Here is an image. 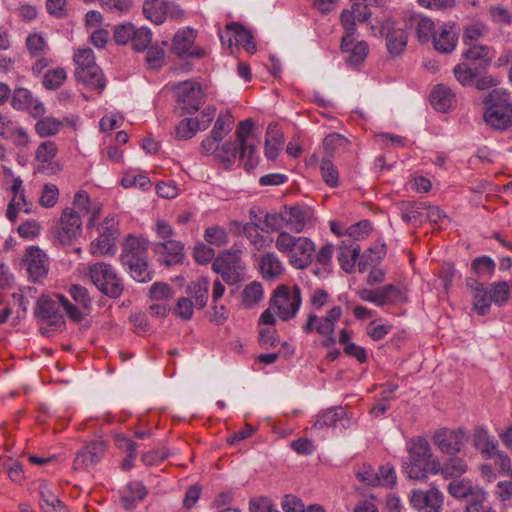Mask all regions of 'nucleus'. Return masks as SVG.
<instances>
[{
	"label": "nucleus",
	"mask_w": 512,
	"mask_h": 512,
	"mask_svg": "<svg viewBox=\"0 0 512 512\" xmlns=\"http://www.w3.org/2000/svg\"><path fill=\"white\" fill-rule=\"evenodd\" d=\"M253 128L254 121L251 118L241 121L235 131L236 140L234 142L227 141L219 145L215 159L225 169H230L238 156L241 160L245 159L243 167L246 171L250 172L257 166L258 157L255 156L256 145L249 141L253 134Z\"/></svg>",
	"instance_id": "f257e3e1"
},
{
	"label": "nucleus",
	"mask_w": 512,
	"mask_h": 512,
	"mask_svg": "<svg viewBox=\"0 0 512 512\" xmlns=\"http://www.w3.org/2000/svg\"><path fill=\"white\" fill-rule=\"evenodd\" d=\"M408 458L403 463L405 473L410 479H425L428 473L438 474L440 461L433 458L430 445L423 437L411 439L407 446Z\"/></svg>",
	"instance_id": "f03ea898"
},
{
	"label": "nucleus",
	"mask_w": 512,
	"mask_h": 512,
	"mask_svg": "<svg viewBox=\"0 0 512 512\" xmlns=\"http://www.w3.org/2000/svg\"><path fill=\"white\" fill-rule=\"evenodd\" d=\"M483 120L492 129L504 131L512 127V103L508 94L494 89L483 99Z\"/></svg>",
	"instance_id": "7ed1b4c3"
},
{
	"label": "nucleus",
	"mask_w": 512,
	"mask_h": 512,
	"mask_svg": "<svg viewBox=\"0 0 512 512\" xmlns=\"http://www.w3.org/2000/svg\"><path fill=\"white\" fill-rule=\"evenodd\" d=\"M88 276L97 289L110 298H119L124 291L123 280L111 264L97 262L90 265Z\"/></svg>",
	"instance_id": "20e7f679"
},
{
	"label": "nucleus",
	"mask_w": 512,
	"mask_h": 512,
	"mask_svg": "<svg viewBox=\"0 0 512 512\" xmlns=\"http://www.w3.org/2000/svg\"><path fill=\"white\" fill-rule=\"evenodd\" d=\"M301 303L302 294L298 285L281 284L274 290L270 299L271 308L283 321L293 319L297 315Z\"/></svg>",
	"instance_id": "39448f33"
},
{
	"label": "nucleus",
	"mask_w": 512,
	"mask_h": 512,
	"mask_svg": "<svg viewBox=\"0 0 512 512\" xmlns=\"http://www.w3.org/2000/svg\"><path fill=\"white\" fill-rule=\"evenodd\" d=\"M179 107L184 114H194L205 102V94L201 85L193 80H186L174 86Z\"/></svg>",
	"instance_id": "423d86ee"
},
{
	"label": "nucleus",
	"mask_w": 512,
	"mask_h": 512,
	"mask_svg": "<svg viewBox=\"0 0 512 512\" xmlns=\"http://www.w3.org/2000/svg\"><path fill=\"white\" fill-rule=\"evenodd\" d=\"M196 31L192 28L179 29L172 40L171 51L178 57L201 59L207 56V51L201 46H194Z\"/></svg>",
	"instance_id": "0eeeda50"
},
{
	"label": "nucleus",
	"mask_w": 512,
	"mask_h": 512,
	"mask_svg": "<svg viewBox=\"0 0 512 512\" xmlns=\"http://www.w3.org/2000/svg\"><path fill=\"white\" fill-rule=\"evenodd\" d=\"M99 237L92 242L91 251L93 254H114L115 242L120 235L118 221L114 215L105 218L99 228Z\"/></svg>",
	"instance_id": "6e6552de"
},
{
	"label": "nucleus",
	"mask_w": 512,
	"mask_h": 512,
	"mask_svg": "<svg viewBox=\"0 0 512 512\" xmlns=\"http://www.w3.org/2000/svg\"><path fill=\"white\" fill-rule=\"evenodd\" d=\"M212 269L221 275L224 282L229 285L236 284L242 280L243 267L236 253L226 251L216 257L212 263Z\"/></svg>",
	"instance_id": "1a4fd4ad"
},
{
	"label": "nucleus",
	"mask_w": 512,
	"mask_h": 512,
	"mask_svg": "<svg viewBox=\"0 0 512 512\" xmlns=\"http://www.w3.org/2000/svg\"><path fill=\"white\" fill-rule=\"evenodd\" d=\"M82 232V221L79 212L74 208H65L61 214L56 237L62 245H69Z\"/></svg>",
	"instance_id": "9d476101"
},
{
	"label": "nucleus",
	"mask_w": 512,
	"mask_h": 512,
	"mask_svg": "<svg viewBox=\"0 0 512 512\" xmlns=\"http://www.w3.org/2000/svg\"><path fill=\"white\" fill-rule=\"evenodd\" d=\"M341 316L342 309L340 306L332 307L324 317L309 314L306 323L302 327L303 332L309 334L316 331L321 336H330L335 330V323L340 320Z\"/></svg>",
	"instance_id": "9b49d317"
},
{
	"label": "nucleus",
	"mask_w": 512,
	"mask_h": 512,
	"mask_svg": "<svg viewBox=\"0 0 512 512\" xmlns=\"http://www.w3.org/2000/svg\"><path fill=\"white\" fill-rule=\"evenodd\" d=\"M467 433L464 429L451 430L442 428L435 432L433 441L437 448L445 454L455 455L464 447Z\"/></svg>",
	"instance_id": "f8f14e48"
},
{
	"label": "nucleus",
	"mask_w": 512,
	"mask_h": 512,
	"mask_svg": "<svg viewBox=\"0 0 512 512\" xmlns=\"http://www.w3.org/2000/svg\"><path fill=\"white\" fill-rule=\"evenodd\" d=\"M107 449L102 440H96L84 446L76 455L73 463L74 470H88L100 462Z\"/></svg>",
	"instance_id": "ddd939ff"
},
{
	"label": "nucleus",
	"mask_w": 512,
	"mask_h": 512,
	"mask_svg": "<svg viewBox=\"0 0 512 512\" xmlns=\"http://www.w3.org/2000/svg\"><path fill=\"white\" fill-rule=\"evenodd\" d=\"M58 153L55 142L47 140L37 147L35 151V159L37 161L36 171L38 173L53 175L61 171V166L52 160Z\"/></svg>",
	"instance_id": "4468645a"
},
{
	"label": "nucleus",
	"mask_w": 512,
	"mask_h": 512,
	"mask_svg": "<svg viewBox=\"0 0 512 512\" xmlns=\"http://www.w3.org/2000/svg\"><path fill=\"white\" fill-rule=\"evenodd\" d=\"M410 504L420 512H441L443 494L436 488L427 491L413 490L410 496Z\"/></svg>",
	"instance_id": "2eb2a0df"
},
{
	"label": "nucleus",
	"mask_w": 512,
	"mask_h": 512,
	"mask_svg": "<svg viewBox=\"0 0 512 512\" xmlns=\"http://www.w3.org/2000/svg\"><path fill=\"white\" fill-rule=\"evenodd\" d=\"M34 315L37 319L45 320L49 326L55 328H61L65 324L59 304L46 296L38 299Z\"/></svg>",
	"instance_id": "dca6fc26"
},
{
	"label": "nucleus",
	"mask_w": 512,
	"mask_h": 512,
	"mask_svg": "<svg viewBox=\"0 0 512 512\" xmlns=\"http://www.w3.org/2000/svg\"><path fill=\"white\" fill-rule=\"evenodd\" d=\"M381 34L386 38V47L391 55L397 56L406 48L407 33L404 28L396 26L394 22H385L381 27Z\"/></svg>",
	"instance_id": "f3484780"
},
{
	"label": "nucleus",
	"mask_w": 512,
	"mask_h": 512,
	"mask_svg": "<svg viewBox=\"0 0 512 512\" xmlns=\"http://www.w3.org/2000/svg\"><path fill=\"white\" fill-rule=\"evenodd\" d=\"M222 44L228 43L232 47L233 42L242 45L248 53L256 52V44L250 31L239 23H230L226 26V35H220Z\"/></svg>",
	"instance_id": "a211bd4d"
},
{
	"label": "nucleus",
	"mask_w": 512,
	"mask_h": 512,
	"mask_svg": "<svg viewBox=\"0 0 512 512\" xmlns=\"http://www.w3.org/2000/svg\"><path fill=\"white\" fill-rule=\"evenodd\" d=\"M29 277L37 282L48 273V259L46 254L35 246H30L25 253L24 259Z\"/></svg>",
	"instance_id": "6ab92c4d"
},
{
	"label": "nucleus",
	"mask_w": 512,
	"mask_h": 512,
	"mask_svg": "<svg viewBox=\"0 0 512 512\" xmlns=\"http://www.w3.org/2000/svg\"><path fill=\"white\" fill-rule=\"evenodd\" d=\"M283 209L284 227L294 233H300L304 230L311 215L307 207L301 205H285Z\"/></svg>",
	"instance_id": "aec40b11"
},
{
	"label": "nucleus",
	"mask_w": 512,
	"mask_h": 512,
	"mask_svg": "<svg viewBox=\"0 0 512 512\" xmlns=\"http://www.w3.org/2000/svg\"><path fill=\"white\" fill-rule=\"evenodd\" d=\"M316 247L314 242L307 237H298V244L294 247V253L290 256V265L303 270L310 266L314 260Z\"/></svg>",
	"instance_id": "412c9836"
},
{
	"label": "nucleus",
	"mask_w": 512,
	"mask_h": 512,
	"mask_svg": "<svg viewBox=\"0 0 512 512\" xmlns=\"http://www.w3.org/2000/svg\"><path fill=\"white\" fill-rule=\"evenodd\" d=\"M11 104L14 109L28 111L34 118L40 117L45 113L44 105L34 98L32 93L26 88L14 90Z\"/></svg>",
	"instance_id": "4be33fe9"
},
{
	"label": "nucleus",
	"mask_w": 512,
	"mask_h": 512,
	"mask_svg": "<svg viewBox=\"0 0 512 512\" xmlns=\"http://www.w3.org/2000/svg\"><path fill=\"white\" fill-rule=\"evenodd\" d=\"M404 26L415 29L416 37L421 43H428L435 33L432 19L421 14H410L404 18Z\"/></svg>",
	"instance_id": "5701e85b"
},
{
	"label": "nucleus",
	"mask_w": 512,
	"mask_h": 512,
	"mask_svg": "<svg viewBox=\"0 0 512 512\" xmlns=\"http://www.w3.org/2000/svg\"><path fill=\"white\" fill-rule=\"evenodd\" d=\"M183 250V243L174 239L160 241L153 246V251L164 257V263L167 266L181 263L184 258Z\"/></svg>",
	"instance_id": "b1692460"
},
{
	"label": "nucleus",
	"mask_w": 512,
	"mask_h": 512,
	"mask_svg": "<svg viewBox=\"0 0 512 512\" xmlns=\"http://www.w3.org/2000/svg\"><path fill=\"white\" fill-rule=\"evenodd\" d=\"M359 297L368 302H372L377 306H384L392 303L399 296V290L392 284H387L377 289H363L358 292Z\"/></svg>",
	"instance_id": "393cba45"
},
{
	"label": "nucleus",
	"mask_w": 512,
	"mask_h": 512,
	"mask_svg": "<svg viewBox=\"0 0 512 512\" xmlns=\"http://www.w3.org/2000/svg\"><path fill=\"white\" fill-rule=\"evenodd\" d=\"M341 50L343 53L347 54L346 62L353 67H357L366 59L369 47L365 41L354 43V38L343 36L341 40Z\"/></svg>",
	"instance_id": "a878e982"
},
{
	"label": "nucleus",
	"mask_w": 512,
	"mask_h": 512,
	"mask_svg": "<svg viewBox=\"0 0 512 512\" xmlns=\"http://www.w3.org/2000/svg\"><path fill=\"white\" fill-rule=\"evenodd\" d=\"M75 78L77 81L83 83L89 89L97 91L99 94L103 92L106 86L105 78L98 65H92L88 69L76 68Z\"/></svg>",
	"instance_id": "bb28decb"
},
{
	"label": "nucleus",
	"mask_w": 512,
	"mask_h": 512,
	"mask_svg": "<svg viewBox=\"0 0 512 512\" xmlns=\"http://www.w3.org/2000/svg\"><path fill=\"white\" fill-rule=\"evenodd\" d=\"M473 445L486 460L493 458L495 453L499 450L498 442L489 435L486 428L481 426L474 429Z\"/></svg>",
	"instance_id": "cd10ccee"
},
{
	"label": "nucleus",
	"mask_w": 512,
	"mask_h": 512,
	"mask_svg": "<svg viewBox=\"0 0 512 512\" xmlns=\"http://www.w3.org/2000/svg\"><path fill=\"white\" fill-rule=\"evenodd\" d=\"M141 258H147V241L141 237L128 235L123 244L121 262L131 263Z\"/></svg>",
	"instance_id": "c85d7f7f"
},
{
	"label": "nucleus",
	"mask_w": 512,
	"mask_h": 512,
	"mask_svg": "<svg viewBox=\"0 0 512 512\" xmlns=\"http://www.w3.org/2000/svg\"><path fill=\"white\" fill-rule=\"evenodd\" d=\"M434 48L440 53H451L455 50L458 42V34L454 26L444 24L438 31H435L433 37Z\"/></svg>",
	"instance_id": "c756f323"
},
{
	"label": "nucleus",
	"mask_w": 512,
	"mask_h": 512,
	"mask_svg": "<svg viewBox=\"0 0 512 512\" xmlns=\"http://www.w3.org/2000/svg\"><path fill=\"white\" fill-rule=\"evenodd\" d=\"M284 144V135L277 123H270L266 131L265 139V157L273 161L275 160Z\"/></svg>",
	"instance_id": "7c9ffc66"
},
{
	"label": "nucleus",
	"mask_w": 512,
	"mask_h": 512,
	"mask_svg": "<svg viewBox=\"0 0 512 512\" xmlns=\"http://www.w3.org/2000/svg\"><path fill=\"white\" fill-rule=\"evenodd\" d=\"M431 105L439 112H447L455 102L452 90L443 85H437L430 96Z\"/></svg>",
	"instance_id": "2f4dec72"
},
{
	"label": "nucleus",
	"mask_w": 512,
	"mask_h": 512,
	"mask_svg": "<svg viewBox=\"0 0 512 512\" xmlns=\"http://www.w3.org/2000/svg\"><path fill=\"white\" fill-rule=\"evenodd\" d=\"M147 494L146 487L137 481L130 482L120 498L121 505L126 510L133 509Z\"/></svg>",
	"instance_id": "473e14b6"
},
{
	"label": "nucleus",
	"mask_w": 512,
	"mask_h": 512,
	"mask_svg": "<svg viewBox=\"0 0 512 512\" xmlns=\"http://www.w3.org/2000/svg\"><path fill=\"white\" fill-rule=\"evenodd\" d=\"M209 281L207 278H199L198 280L189 284L186 288L188 297L194 299L195 307L202 309L206 306L208 301Z\"/></svg>",
	"instance_id": "72a5a7b5"
},
{
	"label": "nucleus",
	"mask_w": 512,
	"mask_h": 512,
	"mask_svg": "<svg viewBox=\"0 0 512 512\" xmlns=\"http://www.w3.org/2000/svg\"><path fill=\"white\" fill-rule=\"evenodd\" d=\"M167 0H144L143 14L156 25L162 24L167 17Z\"/></svg>",
	"instance_id": "f704fd0d"
},
{
	"label": "nucleus",
	"mask_w": 512,
	"mask_h": 512,
	"mask_svg": "<svg viewBox=\"0 0 512 512\" xmlns=\"http://www.w3.org/2000/svg\"><path fill=\"white\" fill-rule=\"evenodd\" d=\"M360 251V246L355 241H350L349 244L343 242L339 247L338 261L344 271L348 273L353 271Z\"/></svg>",
	"instance_id": "c9c22d12"
},
{
	"label": "nucleus",
	"mask_w": 512,
	"mask_h": 512,
	"mask_svg": "<svg viewBox=\"0 0 512 512\" xmlns=\"http://www.w3.org/2000/svg\"><path fill=\"white\" fill-rule=\"evenodd\" d=\"M467 49L463 52V57L469 61H479L476 67L485 70L491 63L490 48L486 45L472 44L466 45Z\"/></svg>",
	"instance_id": "e433bc0d"
},
{
	"label": "nucleus",
	"mask_w": 512,
	"mask_h": 512,
	"mask_svg": "<svg viewBox=\"0 0 512 512\" xmlns=\"http://www.w3.org/2000/svg\"><path fill=\"white\" fill-rule=\"evenodd\" d=\"M260 270L265 279L273 280L283 271V266L275 253L264 254L260 262Z\"/></svg>",
	"instance_id": "4c0bfd02"
},
{
	"label": "nucleus",
	"mask_w": 512,
	"mask_h": 512,
	"mask_svg": "<svg viewBox=\"0 0 512 512\" xmlns=\"http://www.w3.org/2000/svg\"><path fill=\"white\" fill-rule=\"evenodd\" d=\"M482 71L479 67H472L468 62L459 63L453 69L456 80L462 86H471Z\"/></svg>",
	"instance_id": "58836bf2"
},
{
	"label": "nucleus",
	"mask_w": 512,
	"mask_h": 512,
	"mask_svg": "<svg viewBox=\"0 0 512 512\" xmlns=\"http://www.w3.org/2000/svg\"><path fill=\"white\" fill-rule=\"evenodd\" d=\"M468 465L466 461L460 457H451L444 464L440 465V471L444 478L460 477L467 471Z\"/></svg>",
	"instance_id": "ea45409f"
},
{
	"label": "nucleus",
	"mask_w": 512,
	"mask_h": 512,
	"mask_svg": "<svg viewBox=\"0 0 512 512\" xmlns=\"http://www.w3.org/2000/svg\"><path fill=\"white\" fill-rule=\"evenodd\" d=\"M260 226L256 222H250L248 230L245 234L250 244L258 251L264 250L271 246L273 239L269 236H264L259 232Z\"/></svg>",
	"instance_id": "a19ab883"
},
{
	"label": "nucleus",
	"mask_w": 512,
	"mask_h": 512,
	"mask_svg": "<svg viewBox=\"0 0 512 512\" xmlns=\"http://www.w3.org/2000/svg\"><path fill=\"white\" fill-rule=\"evenodd\" d=\"M62 128L63 123L54 117H42L35 124V131L42 138L54 136Z\"/></svg>",
	"instance_id": "79ce46f5"
},
{
	"label": "nucleus",
	"mask_w": 512,
	"mask_h": 512,
	"mask_svg": "<svg viewBox=\"0 0 512 512\" xmlns=\"http://www.w3.org/2000/svg\"><path fill=\"white\" fill-rule=\"evenodd\" d=\"M127 266L132 278L138 282H148L152 279V272L149 270L147 258H141L139 261L131 263H122Z\"/></svg>",
	"instance_id": "37998d69"
},
{
	"label": "nucleus",
	"mask_w": 512,
	"mask_h": 512,
	"mask_svg": "<svg viewBox=\"0 0 512 512\" xmlns=\"http://www.w3.org/2000/svg\"><path fill=\"white\" fill-rule=\"evenodd\" d=\"M67 79V73L64 68L57 67L44 73L42 85L47 90H56L60 88Z\"/></svg>",
	"instance_id": "c03bdc74"
},
{
	"label": "nucleus",
	"mask_w": 512,
	"mask_h": 512,
	"mask_svg": "<svg viewBox=\"0 0 512 512\" xmlns=\"http://www.w3.org/2000/svg\"><path fill=\"white\" fill-rule=\"evenodd\" d=\"M233 122V116L229 112L220 113L210 134L222 141L232 130Z\"/></svg>",
	"instance_id": "a18cd8bd"
},
{
	"label": "nucleus",
	"mask_w": 512,
	"mask_h": 512,
	"mask_svg": "<svg viewBox=\"0 0 512 512\" xmlns=\"http://www.w3.org/2000/svg\"><path fill=\"white\" fill-rule=\"evenodd\" d=\"M298 244V237L293 236L287 231H281L275 240L276 249L287 256L290 261V256L294 253V247Z\"/></svg>",
	"instance_id": "49530a36"
},
{
	"label": "nucleus",
	"mask_w": 512,
	"mask_h": 512,
	"mask_svg": "<svg viewBox=\"0 0 512 512\" xmlns=\"http://www.w3.org/2000/svg\"><path fill=\"white\" fill-rule=\"evenodd\" d=\"M23 210L29 214L31 212V204H29L24 195V191H21L19 195H14L10 203L8 204L6 217L14 222L17 218L18 211Z\"/></svg>",
	"instance_id": "de8ad7c7"
},
{
	"label": "nucleus",
	"mask_w": 512,
	"mask_h": 512,
	"mask_svg": "<svg viewBox=\"0 0 512 512\" xmlns=\"http://www.w3.org/2000/svg\"><path fill=\"white\" fill-rule=\"evenodd\" d=\"M490 300L497 306H503L510 297V286L505 281L495 282L491 285Z\"/></svg>",
	"instance_id": "09e8293b"
},
{
	"label": "nucleus",
	"mask_w": 512,
	"mask_h": 512,
	"mask_svg": "<svg viewBox=\"0 0 512 512\" xmlns=\"http://www.w3.org/2000/svg\"><path fill=\"white\" fill-rule=\"evenodd\" d=\"M488 27L482 22H473L465 27L463 43L465 45L478 44L477 41L486 35Z\"/></svg>",
	"instance_id": "8fccbe9b"
},
{
	"label": "nucleus",
	"mask_w": 512,
	"mask_h": 512,
	"mask_svg": "<svg viewBox=\"0 0 512 512\" xmlns=\"http://www.w3.org/2000/svg\"><path fill=\"white\" fill-rule=\"evenodd\" d=\"M320 172L324 182L331 188L339 186V171L329 159H323L320 163Z\"/></svg>",
	"instance_id": "3c124183"
},
{
	"label": "nucleus",
	"mask_w": 512,
	"mask_h": 512,
	"mask_svg": "<svg viewBox=\"0 0 512 512\" xmlns=\"http://www.w3.org/2000/svg\"><path fill=\"white\" fill-rule=\"evenodd\" d=\"M152 40L151 30L147 27L134 28V33L131 38V45L135 51H145Z\"/></svg>",
	"instance_id": "603ef678"
},
{
	"label": "nucleus",
	"mask_w": 512,
	"mask_h": 512,
	"mask_svg": "<svg viewBox=\"0 0 512 512\" xmlns=\"http://www.w3.org/2000/svg\"><path fill=\"white\" fill-rule=\"evenodd\" d=\"M345 415V410L342 407H337L325 411L317 421L314 423L313 428L321 429L323 427L334 426L337 421L341 420Z\"/></svg>",
	"instance_id": "864d4df0"
},
{
	"label": "nucleus",
	"mask_w": 512,
	"mask_h": 512,
	"mask_svg": "<svg viewBox=\"0 0 512 512\" xmlns=\"http://www.w3.org/2000/svg\"><path fill=\"white\" fill-rule=\"evenodd\" d=\"M357 479L368 486H376L380 484L379 473L369 464H362L355 470Z\"/></svg>",
	"instance_id": "5fc2aeb1"
},
{
	"label": "nucleus",
	"mask_w": 512,
	"mask_h": 512,
	"mask_svg": "<svg viewBox=\"0 0 512 512\" xmlns=\"http://www.w3.org/2000/svg\"><path fill=\"white\" fill-rule=\"evenodd\" d=\"M204 239L210 245L221 247L228 243V233L223 227L212 226L205 230Z\"/></svg>",
	"instance_id": "6e6d98bb"
},
{
	"label": "nucleus",
	"mask_w": 512,
	"mask_h": 512,
	"mask_svg": "<svg viewBox=\"0 0 512 512\" xmlns=\"http://www.w3.org/2000/svg\"><path fill=\"white\" fill-rule=\"evenodd\" d=\"M473 296V307L479 315L488 313L492 301L490 300V292L487 288L483 287L476 289Z\"/></svg>",
	"instance_id": "4d7b16f0"
},
{
	"label": "nucleus",
	"mask_w": 512,
	"mask_h": 512,
	"mask_svg": "<svg viewBox=\"0 0 512 512\" xmlns=\"http://www.w3.org/2000/svg\"><path fill=\"white\" fill-rule=\"evenodd\" d=\"M262 298L263 288L262 285L258 282H251L244 288L242 292L243 303L247 307H251L259 303L262 300Z\"/></svg>",
	"instance_id": "13d9d810"
},
{
	"label": "nucleus",
	"mask_w": 512,
	"mask_h": 512,
	"mask_svg": "<svg viewBox=\"0 0 512 512\" xmlns=\"http://www.w3.org/2000/svg\"><path fill=\"white\" fill-rule=\"evenodd\" d=\"M471 267L479 277H490L494 274L495 271L494 261L487 256L474 259L472 261Z\"/></svg>",
	"instance_id": "bf43d9fd"
},
{
	"label": "nucleus",
	"mask_w": 512,
	"mask_h": 512,
	"mask_svg": "<svg viewBox=\"0 0 512 512\" xmlns=\"http://www.w3.org/2000/svg\"><path fill=\"white\" fill-rule=\"evenodd\" d=\"M348 144L349 142L344 136L332 133L325 137L323 147L329 155H332L340 149H346Z\"/></svg>",
	"instance_id": "052dcab7"
},
{
	"label": "nucleus",
	"mask_w": 512,
	"mask_h": 512,
	"mask_svg": "<svg viewBox=\"0 0 512 512\" xmlns=\"http://www.w3.org/2000/svg\"><path fill=\"white\" fill-rule=\"evenodd\" d=\"M59 198V190L56 185L48 183L43 186L39 197V203L45 208L54 207Z\"/></svg>",
	"instance_id": "680f3d73"
},
{
	"label": "nucleus",
	"mask_w": 512,
	"mask_h": 512,
	"mask_svg": "<svg viewBox=\"0 0 512 512\" xmlns=\"http://www.w3.org/2000/svg\"><path fill=\"white\" fill-rule=\"evenodd\" d=\"M165 62V51L158 46L147 48L146 63L149 69H159Z\"/></svg>",
	"instance_id": "e2e57ef3"
},
{
	"label": "nucleus",
	"mask_w": 512,
	"mask_h": 512,
	"mask_svg": "<svg viewBox=\"0 0 512 512\" xmlns=\"http://www.w3.org/2000/svg\"><path fill=\"white\" fill-rule=\"evenodd\" d=\"M283 209H281L278 213H270L266 212L264 214L263 219V227L262 230H271V231H284V221H283Z\"/></svg>",
	"instance_id": "0e129e2a"
},
{
	"label": "nucleus",
	"mask_w": 512,
	"mask_h": 512,
	"mask_svg": "<svg viewBox=\"0 0 512 512\" xmlns=\"http://www.w3.org/2000/svg\"><path fill=\"white\" fill-rule=\"evenodd\" d=\"M197 130L194 125V118H185L179 122L175 128V137L179 140L191 139Z\"/></svg>",
	"instance_id": "69168bd1"
},
{
	"label": "nucleus",
	"mask_w": 512,
	"mask_h": 512,
	"mask_svg": "<svg viewBox=\"0 0 512 512\" xmlns=\"http://www.w3.org/2000/svg\"><path fill=\"white\" fill-rule=\"evenodd\" d=\"M72 299L82 308L87 309L91 304V298L88 290L79 284H74L69 289Z\"/></svg>",
	"instance_id": "338daca9"
},
{
	"label": "nucleus",
	"mask_w": 512,
	"mask_h": 512,
	"mask_svg": "<svg viewBox=\"0 0 512 512\" xmlns=\"http://www.w3.org/2000/svg\"><path fill=\"white\" fill-rule=\"evenodd\" d=\"M26 45L30 54L34 57L42 56L47 50L44 38L38 34L29 35L26 39Z\"/></svg>",
	"instance_id": "774afa93"
}]
</instances>
